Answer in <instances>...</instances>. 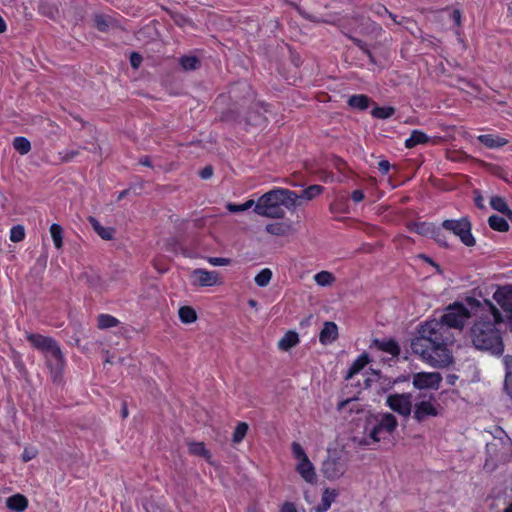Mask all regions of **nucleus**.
<instances>
[{"mask_svg": "<svg viewBox=\"0 0 512 512\" xmlns=\"http://www.w3.org/2000/svg\"><path fill=\"white\" fill-rule=\"evenodd\" d=\"M475 316L470 334L476 349L500 357L504 353V343L497 324L504 322L500 310L489 300L480 301L467 297L464 303L450 304V328L462 329L467 321Z\"/></svg>", "mask_w": 512, "mask_h": 512, "instance_id": "1", "label": "nucleus"}, {"mask_svg": "<svg viewBox=\"0 0 512 512\" xmlns=\"http://www.w3.org/2000/svg\"><path fill=\"white\" fill-rule=\"evenodd\" d=\"M448 313L440 319L425 322L418 329L417 336L411 340L414 354L434 367L448 365Z\"/></svg>", "mask_w": 512, "mask_h": 512, "instance_id": "2", "label": "nucleus"}, {"mask_svg": "<svg viewBox=\"0 0 512 512\" xmlns=\"http://www.w3.org/2000/svg\"><path fill=\"white\" fill-rule=\"evenodd\" d=\"M298 194L285 188H275L263 194L256 202L254 212L260 216L281 219L285 216L283 206L289 210L300 206Z\"/></svg>", "mask_w": 512, "mask_h": 512, "instance_id": "3", "label": "nucleus"}, {"mask_svg": "<svg viewBox=\"0 0 512 512\" xmlns=\"http://www.w3.org/2000/svg\"><path fill=\"white\" fill-rule=\"evenodd\" d=\"M398 425L397 419L393 414L385 413L375 417L368 422L365 427L367 437L361 441V444L370 445L371 442L378 443L391 436Z\"/></svg>", "mask_w": 512, "mask_h": 512, "instance_id": "4", "label": "nucleus"}, {"mask_svg": "<svg viewBox=\"0 0 512 512\" xmlns=\"http://www.w3.org/2000/svg\"><path fill=\"white\" fill-rule=\"evenodd\" d=\"M413 417L418 422H423L429 417L438 415L439 404L432 393L419 392L414 398Z\"/></svg>", "mask_w": 512, "mask_h": 512, "instance_id": "5", "label": "nucleus"}, {"mask_svg": "<svg viewBox=\"0 0 512 512\" xmlns=\"http://www.w3.org/2000/svg\"><path fill=\"white\" fill-rule=\"evenodd\" d=\"M46 364L50 370L53 382H59L65 367L64 355L58 343L53 345L45 354Z\"/></svg>", "mask_w": 512, "mask_h": 512, "instance_id": "6", "label": "nucleus"}, {"mask_svg": "<svg viewBox=\"0 0 512 512\" xmlns=\"http://www.w3.org/2000/svg\"><path fill=\"white\" fill-rule=\"evenodd\" d=\"M450 232L459 238L466 247H473L476 239L472 234V223L467 217L458 220H450Z\"/></svg>", "mask_w": 512, "mask_h": 512, "instance_id": "7", "label": "nucleus"}, {"mask_svg": "<svg viewBox=\"0 0 512 512\" xmlns=\"http://www.w3.org/2000/svg\"><path fill=\"white\" fill-rule=\"evenodd\" d=\"M347 470V461L344 457L330 454L322 464L323 475L330 480L341 477Z\"/></svg>", "mask_w": 512, "mask_h": 512, "instance_id": "8", "label": "nucleus"}, {"mask_svg": "<svg viewBox=\"0 0 512 512\" xmlns=\"http://www.w3.org/2000/svg\"><path fill=\"white\" fill-rule=\"evenodd\" d=\"M387 405L402 416H409L412 412L413 397L411 393L393 394L387 397Z\"/></svg>", "mask_w": 512, "mask_h": 512, "instance_id": "9", "label": "nucleus"}, {"mask_svg": "<svg viewBox=\"0 0 512 512\" xmlns=\"http://www.w3.org/2000/svg\"><path fill=\"white\" fill-rule=\"evenodd\" d=\"M493 299L505 313L507 321L512 323V285L499 287L494 292Z\"/></svg>", "mask_w": 512, "mask_h": 512, "instance_id": "10", "label": "nucleus"}, {"mask_svg": "<svg viewBox=\"0 0 512 512\" xmlns=\"http://www.w3.org/2000/svg\"><path fill=\"white\" fill-rule=\"evenodd\" d=\"M441 380L438 372H419L413 375V385L419 390L438 389Z\"/></svg>", "mask_w": 512, "mask_h": 512, "instance_id": "11", "label": "nucleus"}, {"mask_svg": "<svg viewBox=\"0 0 512 512\" xmlns=\"http://www.w3.org/2000/svg\"><path fill=\"white\" fill-rule=\"evenodd\" d=\"M193 284L198 286H213L219 283V273L217 271H207L205 269H195L192 272Z\"/></svg>", "mask_w": 512, "mask_h": 512, "instance_id": "12", "label": "nucleus"}, {"mask_svg": "<svg viewBox=\"0 0 512 512\" xmlns=\"http://www.w3.org/2000/svg\"><path fill=\"white\" fill-rule=\"evenodd\" d=\"M370 347L386 352L393 357H398L400 354V346L397 341L392 338L373 339Z\"/></svg>", "mask_w": 512, "mask_h": 512, "instance_id": "13", "label": "nucleus"}, {"mask_svg": "<svg viewBox=\"0 0 512 512\" xmlns=\"http://www.w3.org/2000/svg\"><path fill=\"white\" fill-rule=\"evenodd\" d=\"M27 340L34 348L41 351L43 354L57 343L53 338L41 334H28Z\"/></svg>", "mask_w": 512, "mask_h": 512, "instance_id": "14", "label": "nucleus"}, {"mask_svg": "<svg viewBox=\"0 0 512 512\" xmlns=\"http://www.w3.org/2000/svg\"><path fill=\"white\" fill-rule=\"evenodd\" d=\"M477 140L488 149H497L508 144V139L498 134H481Z\"/></svg>", "mask_w": 512, "mask_h": 512, "instance_id": "15", "label": "nucleus"}, {"mask_svg": "<svg viewBox=\"0 0 512 512\" xmlns=\"http://www.w3.org/2000/svg\"><path fill=\"white\" fill-rule=\"evenodd\" d=\"M338 337V327L334 322L327 321L319 334V341L326 345L335 341Z\"/></svg>", "mask_w": 512, "mask_h": 512, "instance_id": "16", "label": "nucleus"}, {"mask_svg": "<svg viewBox=\"0 0 512 512\" xmlns=\"http://www.w3.org/2000/svg\"><path fill=\"white\" fill-rule=\"evenodd\" d=\"M94 25L100 32H108L110 29L119 27L118 21L106 14H96Z\"/></svg>", "mask_w": 512, "mask_h": 512, "instance_id": "17", "label": "nucleus"}, {"mask_svg": "<svg viewBox=\"0 0 512 512\" xmlns=\"http://www.w3.org/2000/svg\"><path fill=\"white\" fill-rule=\"evenodd\" d=\"M6 506L12 511L23 512L28 506V500L22 494H15L6 499Z\"/></svg>", "mask_w": 512, "mask_h": 512, "instance_id": "18", "label": "nucleus"}, {"mask_svg": "<svg viewBox=\"0 0 512 512\" xmlns=\"http://www.w3.org/2000/svg\"><path fill=\"white\" fill-rule=\"evenodd\" d=\"M297 471L309 483H313L316 479L314 467L308 458L300 461L297 464Z\"/></svg>", "mask_w": 512, "mask_h": 512, "instance_id": "19", "label": "nucleus"}, {"mask_svg": "<svg viewBox=\"0 0 512 512\" xmlns=\"http://www.w3.org/2000/svg\"><path fill=\"white\" fill-rule=\"evenodd\" d=\"M409 231L416 232L423 236H434L436 227L431 223L426 222H411L407 225Z\"/></svg>", "mask_w": 512, "mask_h": 512, "instance_id": "20", "label": "nucleus"}, {"mask_svg": "<svg viewBox=\"0 0 512 512\" xmlns=\"http://www.w3.org/2000/svg\"><path fill=\"white\" fill-rule=\"evenodd\" d=\"M337 496L338 493L336 490L329 488L325 489L322 494L321 503L315 507L316 512H326Z\"/></svg>", "mask_w": 512, "mask_h": 512, "instance_id": "21", "label": "nucleus"}, {"mask_svg": "<svg viewBox=\"0 0 512 512\" xmlns=\"http://www.w3.org/2000/svg\"><path fill=\"white\" fill-rule=\"evenodd\" d=\"M89 223L93 227L94 231L104 240H111L114 235V229L110 227H103L99 221L95 218L90 216L88 218Z\"/></svg>", "mask_w": 512, "mask_h": 512, "instance_id": "22", "label": "nucleus"}, {"mask_svg": "<svg viewBox=\"0 0 512 512\" xmlns=\"http://www.w3.org/2000/svg\"><path fill=\"white\" fill-rule=\"evenodd\" d=\"M429 137L420 130H413L410 137L405 140V147L408 149L414 148L419 144H425Z\"/></svg>", "mask_w": 512, "mask_h": 512, "instance_id": "23", "label": "nucleus"}, {"mask_svg": "<svg viewBox=\"0 0 512 512\" xmlns=\"http://www.w3.org/2000/svg\"><path fill=\"white\" fill-rule=\"evenodd\" d=\"M371 99L364 94L353 95L348 99V105L354 109L366 110L370 105Z\"/></svg>", "mask_w": 512, "mask_h": 512, "instance_id": "24", "label": "nucleus"}, {"mask_svg": "<svg viewBox=\"0 0 512 512\" xmlns=\"http://www.w3.org/2000/svg\"><path fill=\"white\" fill-rule=\"evenodd\" d=\"M488 224L491 229L498 232H507L510 228L509 223L504 217L495 214L488 218Z\"/></svg>", "mask_w": 512, "mask_h": 512, "instance_id": "25", "label": "nucleus"}, {"mask_svg": "<svg viewBox=\"0 0 512 512\" xmlns=\"http://www.w3.org/2000/svg\"><path fill=\"white\" fill-rule=\"evenodd\" d=\"M299 343V337L296 332L289 331L279 341L278 346L280 349L287 351Z\"/></svg>", "mask_w": 512, "mask_h": 512, "instance_id": "26", "label": "nucleus"}, {"mask_svg": "<svg viewBox=\"0 0 512 512\" xmlns=\"http://www.w3.org/2000/svg\"><path fill=\"white\" fill-rule=\"evenodd\" d=\"M369 363V358L366 354L360 355L351 365L346 375V379L352 378L355 374L360 372Z\"/></svg>", "mask_w": 512, "mask_h": 512, "instance_id": "27", "label": "nucleus"}, {"mask_svg": "<svg viewBox=\"0 0 512 512\" xmlns=\"http://www.w3.org/2000/svg\"><path fill=\"white\" fill-rule=\"evenodd\" d=\"M490 206L492 207V209L502 213L503 215L505 216H508L509 213L512 211L506 200L501 197V196H493L491 197L490 199Z\"/></svg>", "mask_w": 512, "mask_h": 512, "instance_id": "28", "label": "nucleus"}, {"mask_svg": "<svg viewBox=\"0 0 512 512\" xmlns=\"http://www.w3.org/2000/svg\"><path fill=\"white\" fill-rule=\"evenodd\" d=\"M324 188L321 185H311L304 189L300 195H298V202L304 199L306 201H310L314 199L316 196L320 195L323 192Z\"/></svg>", "mask_w": 512, "mask_h": 512, "instance_id": "29", "label": "nucleus"}, {"mask_svg": "<svg viewBox=\"0 0 512 512\" xmlns=\"http://www.w3.org/2000/svg\"><path fill=\"white\" fill-rule=\"evenodd\" d=\"M179 318L183 323L191 324L197 320L195 310L190 306H183L178 311Z\"/></svg>", "mask_w": 512, "mask_h": 512, "instance_id": "30", "label": "nucleus"}, {"mask_svg": "<svg viewBox=\"0 0 512 512\" xmlns=\"http://www.w3.org/2000/svg\"><path fill=\"white\" fill-rule=\"evenodd\" d=\"M180 65L186 71H193L200 67V60L196 56H183L180 58Z\"/></svg>", "mask_w": 512, "mask_h": 512, "instance_id": "31", "label": "nucleus"}, {"mask_svg": "<svg viewBox=\"0 0 512 512\" xmlns=\"http://www.w3.org/2000/svg\"><path fill=\"white\" fill-rule=\"evenodd\" d=\"M13 147L21 155H25L31 150L30 141L27 138L21 136L14 138Z\"/></svg>", "mask_w": 512, "mask_h": 512, "instance_id": "32", "label": "nucleus"}, {"mask_svg": "<svg viewBox=\"0 0 512 512\" xmlns=\"http://www.w3.org/2000/svg\"><path fill=\"white\" fill-rule=\"evenodd\" d=\"M289 226L284 223H272L266 225V231L275 236H284L289 231Z\"/></svg>", "mask_w": 512, "mask_h": 512, "instance_id": "33", "label": "nucleus"}, {"mask_svg": "<svg viewBox=\"0 0 512 512\" xmlns=\"http://www.w3.org/2000/svg\"><path fill=\"white\" fill-rule=\"evenodd\" d=\"M314 280L320 286H329L335 281V277L331 272L321 271L314 276Z\"/></svg>", "mask_w": 512, "mask_h": 512, "instance_id": "34", "label": "nucleus"}, {"mask_svg": "<svg viewBox=\"0 0 512 512\" xmlns=\"http://www.w3.org/2000/svg\"><path fill=\"white\" fill-rule=\"evenodd\" d=\"M51 237L53 239L54 245L57 249L62 247V239H63V229L58 224H52L50 227Z\"/></svg>", "mask_w": 512, "mask_h": 512, "instance_id": "35", "label": "nucleus"}, {"mask_svg": "<svg viewBox=\"0 0 512 512\" xmlns=\"http://www.w3.org/2000/svg\"><path fill=\"white\" fill-rule=\"evenodd\" d=\"M272 278V271L268 268L262 269L256 276H255V283L259 287H266Z\"/></svg>", "mask_w": 512, "mask_h": 512, "instance_id": "36", "label": "nucleus"}, {"mask_svg": "<svg viewBox=\"0 0 512 512\" xmlns=\"http://www.w3.org/2000/svg\"><path fill=\"white\" fill-rule=\"evenodd\" d=\"M118 323L119 321L111 315L101 314L98 316V327L100 329L115 327Z\"/></svg>", "mask_w": 512, "mask_h": 512, "instance_id": "37", "label": "nucleus"}, {"mask_svg": "<svg viewBox=\"0 0 512 512\" xmlns=\"http://www.w3.org/2000/svg\"><path fill=\"white\" fill-rule=\"evenodd\" d=\"M395 113V109L393 107H375L371 111V115L378 119H387L393 116Z\"/></svg>", "mask_w": 512, "mask_h": 512, "instance_id": "38", "label": "nucleus"}, {"mask_svg": "<svg viewBox=\"0 0 512 512\" xmlns=\"http://www.w3.org/2000/svg\"><path fill=\"white\" fill-rule=\"evenodd\" d=\"M507 371L505 375V388L510 395H512V356H506L504 358Z\"/></svg>", "mask_w": 512, "mask_h": 512, "instance_id": "39", "label": "nucleus"}, {"mask_svg": "<svg viewBox=\"0 0 512 512\" xmlns=\"http://www.w3.org/2000/svg\"><path fill=\"white\" fill-rule=\"evenodd\" d=\"M189 452L196 456L209 457V451L205 448L202 442L191 443L189 445Z\"/></svg>", "mask_w": 512, "mask_h": 512, "instance_id": "40", "label": "nucleus"}, {"mask_svg": "<svg viewBox=\"0 0 512 512\" xmlns=\"http://www.w3.org/2000/svg\"><path fill=\"white\" fill-rule=\"evenodd\" d=\"M255 204L256 203L254 202V200H248L243 204L228 203L226 208L232 213H237V212L246 211V210L250 209Z\"/></svg>", "mask_w": 512, "mask_h": 512, "instance_id": "41", "label": "nucleus"}, {"mask_svg": "<svg viewBox=\"0 0 512 512\" xmlns=\"http://www.w3.org/2000/svg\"><path fill=\"white\" fill-rule=\"evenodd\" d=\"M248 431V425L245 422H240L235 428L233 433V441L235 443L241 442Z\"/></svg>", "mask_w": 512, "mask_h": 512, "instance_id": "42", "label": "nucleus"}, {"mask_svg": "<svg viewBox=\"0 0 512 512\" xmlns=\"http://www.w3.org/2000/svg\"><path fill=\"white\" fill-rule=\"evenodd\" d=\"M25 232L24 228L20 225L13 226L10 230V240L12 242H20L24 239Z\"/></svg>", "mask_w": 512, "mask_h": 512, "instance_id": "43", "label": "nucleus"}, {"mask_svg": "<svg viewBox=\"0 0 512 512\" xmlns=\"http://www.w3.org/2000/svg\"><path fill=\"white\" fill-rule=\"evenodd\" d=\"M292 453H293V456L300 462V461H304L305 458H308L304 449L302 448V446L297 443V442H293L292 443Z\"/></svg>", "mask_w": 512, "mask_h": 512, "instance_id": "44", "label": "nucleus"}, {"mask_svg": "<svg viewBox=\"0 0 512 512\" xmlns=\"http://www.w3.org/2000/svg\"><path fill=\"white\" fill-rule=\"evenodd\" d=\"M265 117L257 112H249L247 115V121L248 123L252 125H261L265 121Z\"/></svg>", "mask_w": 512, "mask_h": 512, "instance_id": "45", "label": "nucleus"}, {"mask_svg": "<svg viewBox=\"0 0 512 512\" xmlns=\"http://www.w3.org/2000/svg\"><path fill=\"white\" fill-rule=\"evenodd\" d=\"M172 19L174 23L179 27H185L186 25H191L192 21L187 18L186 16L180 14V13H174L172 15Z\"/></svg>", "mask_w": 512, "mask_h": 512, "instance_id": "46", "label": "nucleus"}, {"mask_svg": "<svg viewBox=\"0 0 512 512\" xmlns=\"http://www.w3.org/2000/svg\"><path fill=\"white\" fill-rule=\"evenodd\" d=\"M451 18L453 19L454 23L457 25V29L455 30V34L460 37V25H461V11L459 9H454L451 13ZM460 41H462L461 38H459Z\"/></svg>", "mask_w": 512, "mask_h": 512, "instance_id": "47", "label": "nucleus"}, {"mask_svg": "<svg viewBox=\"0 0 512 512\" xmlns=\"http://www.w3.org/2000/svg\"><path fill=\"white\" fill-rule=\"evenodd\" d=\"M208 262L213 266H226L231 263V260L229 258L210 257Z\"/></svg>", "mask_w": 512, "mask_h": 512, "instance_id": "48", "label": "nucleus"}, {"mask_svg": "<svg viewBox=\"0 0 512 512\" xmlns=\"http://www.w3.org/2000/svg\"><path fill=\"white\" fill-rule=\"evenodd\" d=\"M37 455V450L33 447H26L22 453V460L24 462H28L35 458Z\"/></svg>", "mask_w": 512, "mask_h": 512, "instance_id": "49", "label": "nucleus"}, {"mask_svg": "<svg viewBox=\"0 0 512 512\" xmlns=\"http://www.w3.org/2000/svg\"><path fill=\"white\" fill-rule=\"evenodd\" d=\"M450 162H462L468 159V155L465 153H460L458 151H451L449 156Z\"/></svg>", "mask_w": 512, "mask_h": 512, "instance_id": "50", "label": "nucleus"}, {"mask_svg": "<svg viewBox=\"0 0 512 512\" xmlns=\"http://www.w3.org/2000/svg\"><path fill=\"white\" fill-rule=\"evenodd\" d=\"M142 62V56L136 52L131 53L130 63L133 68H138Z\"/></svg>", "mask_w": 512, "mask_h": 512, "instance_id": "51", "label": "nucleus"}, {"mask_svg": "<svg viewBox=\"0 0 512 512\" xmlns=\"http://www.w3.org/2000/svg\"><path fill=\"white\" fill-rule=\"evenodd\" d=\"M79 155V151L78 150H68L66 151L63 156L61 157V160L63 162H69L71 161L74 157L78 156Z\"/></svg>", "mask_w": 512, "mask_h": 512, "instance_id": "52", "label": "nucleus"}, {"mask_svg": "<svg viewBox=\"0 0 512 512\" xmlns=\"http://www.w3.org/2000/svg\"><path fill=\"white\" fill-rule=\"evenodd\" d=\"M377 14L379 15H383V14H388L389 17L394 21V22H397L396 21V16L394 14H392L385 6L383 5H378L377 7V10H376Z\"/></svg>", "mask_w": 512, "mask_h": 512, "instance_id": "53", "label": "nucleus"}, {"mask_svg": "<svg viewBox=\"0 0 512 512\" xmlns=\"http://www.w3.org/2000/svg\"><path fill=\"white\" fill-rule=\"evenodd\" d=\"M390 167H391V165H390L389 161H387V160H381L378 163V169L382 174H387L390 170Z\"/></svg>", "mask_w": 512, "mask_h": 512, "instance_id": "54", "label": "nucleus"}, {"mask_svg": "<svg viewBox=\"0 0 512 512\" xmlns=\"http://www.w3.org/2000/svg\"><path fill=\"white\" fill-rule=\"evenodd\" d=\"M213 175V168L211 166L204 167L200 173L199 176L202 179H209Z\"/></svg>", "mask_w": 512, "mask_h": 512, "instance_id": "55", "label": "nucleus"}, {"mask_svg": "<svg viewBox=\"0 0 512 512\" xmlns=\"http://www.w3.org/2000/svg\"><path fill=\"white\" fill-rule=\"evenodd\" d=\"M351 197L355 203H359L365 198V194L362 190H354Z\"/></svg>", "mask_w": 512, "mask_h": 512, "instance_id": "56", "label": "nucleus"}, {"mask_svg": "<svg viewBox=\"0 0 512 512\" xmlns=\"http://www.w3.org/2000/svg\"><path fill=\"white\" fill-rule=\"evenodd\" d=\"M352 41L353 43L359 48L361 49L365 54L368 53L369 51V48L367 46V44L365 42H363L362 40L358 39V38H352Z\"/></svg>", "mask_w": 512, "mask_h": 512, "instance_id": "57", "label": "nucleus"}, {"mask_svg": "<svg viewBox=\"0 0 512 512\" xmlns=\"http://www.w3.org/2000/svg\"><path fill=\"white\" fill-rule=\"evenodd\" d=\"M433 238H435V240L440 243V244H443L444 246H446V238L444 235H442L440 233V229L436 227V232L434 234V236H432Z\"/></svg>", "mask_w": 512, "mask_h": 512, "instance_id": "58", "label": "nucleus"}, {"mask_svg": "<svg viewBox=\"0 0 512 512\" xmlns=\"http://www.w3.org/2000/svg\"><path fill=\"white\" fill-rule=\"evenodd\" d=\"M281 512H297V509L293 503L285 502L281 508Z\"/></svg>", "mask_w": 512, "mask_h": 512, "instance_id": "59", "label": "nucleus"}, {"mask_svg": "<svg viewBox=\"0 0 512 512\" xmlns=\"http://www.w3.org/2000/svg\"><path fill=\"white\" fill-rule=\"evenodd\" d=\"M139 163L143 166L152 167V163L149 156H143L139 159Z\"/></svg>", "mask_w": 512, "mask_h": 512, "instance_id": "60", "label": "nucleus"}, {"mask_svg": "<svg viewBox=\"0 0 512 512\" xmlns=\"http://www.w3.org/2000/svg\"><path fill=\"white\" fill-rule=\"evenodd\" d=\"M449 130H450V141L452 139H455V135L456 134L460 133V130L457 127H455V126H451L450 125Z\"/></svg>", "mask_w": 512, "mask_h": 512, "instance_id": "61", "label": "nucleus"}, {"mask_svg": "<svg viewBox=\"0 0 512 512\" xmlns=\"http://www.w3.org/2000/svg\"><path fill=\"white\" fill-rule=\"evenodd\" d=\"M129 192H130V189H125V190L121 191L117 197V200L118 201L122 200L129 194Z\"/></svg>", "mask_w": 512, "mask_h": 512, "instance_id": "62", "label": "nucleus"}, {"mask_svg": "<svg viewBox=\"0 0 512 512\" xmlns=\"http://www.w3.org/2000/svg\"><path fill=\"white\" fill-rule=\"evenodd\" d=\"M6 29H7L6 23H5L4 19L2 18V16L0 15V33L5 32Z\"/></svg>", "mask_w": 512, "mask_h": 512, "instance_id": "63", "label": "nucleus"}, {"mask_svg": "<svg viewBox=\"0 0 512 512\" xmlns=\"http://www.w3.org/2000/svg\"><path fill=\"white\" fill-rule=\"evenodd\" d=\"M366 55L368 56L370 63L376 64L375 57L373 56L370 50L368 51V53H366Z\"/></svg>", "mask_w": 512, "mask_h": 512, "instance_id": "64", "label": "nucleus"}]
</instances>
